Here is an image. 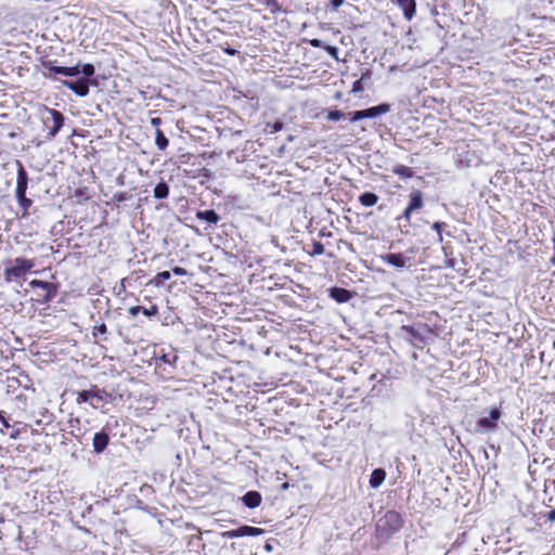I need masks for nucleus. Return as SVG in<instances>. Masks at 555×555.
Returning <instances> with one entry per match:
<instances>
[{"label":"nucleus","mask_w":555,"mask_h":555,"mask_svg":"<svg viewBox=\"0 0 555 555\" xmlns=\"http://www.w3.org/2000/svg\"><path fill=\"white\" fill-rule=\"evenodd\" d=\"M404 520L396 511H388L376 522V538L382 542L389 541L403 527Z\"/></svg>","instance_id":"f257e3e1"},{"label":"nucleus","mask_w":555,"mask_h":555,"mask_svg":"<svg viewBox=\"0 0 555 555\" xmlns=\"http://www.w3.org/2000/svg\"><path fill=\"white\" fill-rule=\"evenodd\" d=\"M35 267L34 259H26L17 257L10 262V266L5 267L3 276L5 282L10 283L14 280L23 278Z\"/></svg>","instance_id":"f03ea898"},{"label":"nucleus","mask_w":555,"mask_h":555,"mask_svg":"<svg viewBox=\"0 0 555 555\" xmlns=\"http://www.w3.org/2000/svg\"><path fill=\"white\" fill-rule=\"evenodd\" d=\"M501 417V408L491 409L488 416H482L477 421L475 431L479 434H489L495 431L498 429V422Z\"/></svg>","instance_id":"7ed1b4c3"},{"label":"nucleus","mask_w":555,"mask_h":555,"mask_svg":"<svg viewBox=\"0 0 555 555\" xmlns=\"http://www.w3.org/2000/svg\"><path fill=\"white\" fill-rule=\"evenodd\" d=\"M29 286L33 288H40V293H38L37 301L40 304H46L51 301L57 293V287L55 284L41 280H33L29 282Z\"/></svg>","instance_id":"20e7f679"},{"label":"nucleus","mask_w":555,"mask_h":555,"mask_svg":"<svg viewBox=\"0 0 555 555\" xmlns=\"http://www.w3.org/2000/svg\"><path fill=\"white\" fill-rule=\"evenodd\" d=\"M263 533H264V530L261 528L244 525L237 529L222 532L221 537L223 539H236V538H242V537H258Z\"/></svg>","instance_id":"39448f33"},{"label":"nucleus","mask_w":555,"mask_h":555,"mask_svg":"<svg viewBox=\"0 0 555 555\" xmlns=\"http://www.w3.org/2000/svg\"><path fill=\"white\" fill-rule=\"evenodd\" d=\"M61 83L72 90L77 96L85 98L89 94V81L86 78L61 80Z\"/></svg>","instance_id":"423d86ee"},{"label":"nucleus","mask_w":555,"mask_h":555,"mask_svg":"<svg viewBox=\"0 0 555 555\" xmlns=\"http://www.w3.org/2000/svg\"><path fill=\"white\" fill-rule=\"evenodd\" d=\"M409 197L410 202L401 216L408 222L411 220L412 212L423 207V194L420 190L412 191Z\"/></svg>","instance_id":"0eeeda50"},{"label":"nucleus","mask_w":555,"mask_h":555,"mask_svg":"<svg viewBox=\"0 0 555 555\" xmlns=\"http://www.w3.org/2000/svg\"><path fill=\"white\" fill-rule=\"evenodd\" d=\"M400 332L403 333V337L413 345L424 344L425 337L420 328L412 325H402Z\"/></svg>","instance_id":"6e6552de"},{"label":"nucleus","mask_w":555,"mask_h":555,"mask_svg":"<svg viewBox=\"0 0 555 555\" xmlns=\"http://www.w3.org/2000/svg\"><path fill=\"white\" fill-rule=\"evenodd\" d=\"M89 390L90 404L96 409L98 403L108 402L111 399V393H108L105 389L99 388L98 386H92Z\"/></svg>","instance_id":"1a4fd4ad"},{"label":"nucleus","mask_w":555,"mask_h":555,"mask_svg":"<svg viewBox=\"0 0 555 555\" xmlns=\"http://www.w3.org/2000/svg\"><path fill=\"white\" fill-rule=\"evenodd\" d=\"M379 259L389 264V266H392L397 269H403L406 264V261L409 258H406L405 256H403L402 254L400 253H397V254H384V255H380L379 256Z\"/></svg>","instance_id":"9d476101"},{"label":"nucleus","mask_w":555,"mask_h":555,"mask_svg":"<svg viewBox=\"0 0 555 555\" xmlns=\"http://www.w3.org/2000/svg\"><path fill=\"white\" fill-rule=\"evenodd\" d=\"M17 181L15 189V196L26 194L27 185H28V176L27 172L21 162H17Z\"/></svg>","instance_id":"9b49d317"},{"label":"nucleus","mask_w":555,"mask_h":555,"mask_svg":"<svg viewBox=\"0 0 555 555\" xmlns=\"http://www.w3.org/2000/svg\"><path fill=\"white\" fill-rule=\"evenodd\" d=\"M109 436L105 430L95 433L92 439L93 451L101 454L107 448Z\"/></svg>","instance_id":"f8f14e48"},{"label":"nucleus","mask_w":555,"mask_h":555,"mask_svg":"<svg viewBox=\"0 0 555 555\" xmlns=\"http://www.w3.org/2000/svg\"><path fill=\"white\" fill-rule=\"evenodd\" d=\"M395 3L401 9L406 21H411L416 13L415 0H395Z\"/></svg>","instance_id":"ddd939ff"},{"label":"nucleus","mask_w":555,"mask_h":555,"mask_svg":"<svg viewBox=\"0 0 555 555\" xmlns=\"http://www.w3.org/2000/svg\"><path fill=\"white\" fill-rule=\"evenodd\" d=\"M49 113L52 116L53 127L50 128V130L48 132V135H49L50 139H52L62 129V127L64 125V116H63V114L61 112H59L56 109H53V108L49 109Z\"/></svg>","instance_id":"4468645a"},{"label":"nucleus","mask_w":555,"mask_h":555,"mask_svg":"<svg viewBox=\"0 0 555 555\" xmlns=\"http://www.w3.org/2000/svg\"><path fill=\"white\" fill-rule=\"evenodd\" d=\"M241 501L246 507L256 508L261 504L262 496L258 491L250 490L241 498Z\"/></svg>","instance_id":"2eb2a0df"},{"label":"nucleus","mask_w":555,"mask_h":555,"mask_svg":"<svg viewBox=\"0 0 555 555\" xmlns=\"http://www.w3.org/2000/svg\"><path fill=\"white\" fill-rule=\"evenodd\" d=\"M330 296L335 301H337L339 304H344V302H347L348 300H350L351 293H350V291H348L346 288L332 287V288H330Z\"/></svg>","instance_id":"dca6fc26"},{"label":"nucleus","mask_w":555,"mask_h":555,"mask_svg":"<svg viewBox=\"0 0 555 555\" xmlns=\"http://www.w3.org/2000/svg\"><path fill=\"white\" fill-rule=\"evenodd\" d=\"M195 216L196 219L210 224H217L221 220L220 216L214 209L198 210Z\"/></svg>","instance_id":"f3484780"},{"label":"nucleus","mask_w":555,"mask_h":555,"mask_svg":"<svg viewBox=\"0 0 555 555\" xmlns=\"http://www.w3.org/2000/svg\"><path fill=\"white\" fill-rule=\"evenodd\" d=\"M390 112V105L387 103H382L376 106L369 107L364 109L365 118H376L380 115L387 114Z\"/></svg>","instance_id":"a211bd4d"},{"label":"nucleus","mask_w":555,"mask_h":555,"mask_svg":"<svg viewBox=\"0 0 555 555\" xmlns=\"http://www.w3.org/2000/svg\"><path fill=\"white\" fill-rule=\"evenodd\" d=\"M129 313L132 317H137L139 313H143L146 317H154L158 313V308L156 305H152L150 308L133 306L129 308Z\"/></svg>","instance_id":"6ab92c4d"},{"label":"nucleus","mask_w":555,"mask_h":555,"mask_svg":"<svg viewBox=\"0 0 555 555\" xmlns=\"http://www.w3.org/2000/svg\"><path fill=\"white\" fill-rule=\"evenodd\" d=\"M386 472L383 468H375L370 476V487L377 489L385 480Z\"/></svg>","instance_id":"aec40b11"},{"label":"nucleus","mask_w":555,"mask_h":555,"mask_svg":"<svg viewBox=\"0 0 555 555\" xmlns=\"http://www.w3.org/2000/svg\"><path fill=\"white\" fill-rule=\"evenodd\" d=\"M69 433L76 438H80L86 434V430L81 428V421L79 417H69L68 420Z\"/></svg>","instance_id":"412c9836"},{"label":"nucleus","mask_w":555,"mask_h":555,"mask_svg":"<svg viewBox=\"0 0 555 555\" xmlns=\"http://www.w3.org/2000/svg\"><path fill=\"white\" fill-rule=\"evenodd\" d=\"M359 202L365 207H372L378 202V196L373 192H364L359 196Z\"/></svg>","instance_id":"4be33fe9"},{"label":"nucleus","mask_w":555,"mask_h":555,"mask_svg":"<svg viewBox=\"0 0 555 555\" xmlns=\"http://www.w3.org/2000/svg\"><path fill=\"white\" fill-rule=\"evenodd\" d=\"M154 197L157 199H164L169 195V186L166 182H159L153 190Z\"/></svg>","instance_id":"5701e85b"},{"label":"nucleus","mask_w":555,"mask_h":555,"mask_svg":"<svg viewBox=\"0 0 555 555\" xmlns=\"http://www.w3.org/2000/svg\"><path fill=\"white\" fill-rule=\"evenodd\" d=\"M371 72L366 69L364 73H362L361 78L356 80L352 85L351 92L353 93H360L364 90L363 81L371 79Z\"/></svg>","instance_id":"b1692460"},{"label":"nucleus","mask_w":555,"mask_h":555,"mask_svg":"<svg viewBox=\"0 0 555 555\" xmlns=\"http://www.w3.org/2000/svg\"><path fill=\"white\" fill-rule=\"evenodd\" d=\"M155 144L157 149L160 151L166 150L169 144V140L167 139L165 133L159 129H157L155 132Z\"/></svg>","instance_id":"393cba45"},{"label":"nucleus","mask_w":555,"mask_h":555,"mask_svg":"<svg viewBox=\"0 0 555 555\" xmlns=\"http://www.w3.org/2000/svg\"><path fill=\"white\" fill-rule=\"evenodd\" d=\"M392 171H393V173H396L404 179L412 178L414 175L412 168L404 166V165L396 166Z\"/></svg>","instance_id":"a878e982"},{"label":"nucleus","mask_w":555,"mask_h":555,"mask_svg":"<svg viewBox=\"0 0 555 555\" xmlns=\"http://www.w3.org/2000/svg\"><path fill=\"white\" fill-rule=\"evenodd\" d=\"M44 67L49 70L48 74H44V76L47 78L56 79L53 75H61L62 74V67L63 66H57V65H55L52 62H49V63L44 64Z\"/></svg>","instance_id":"bb28decb"},{"label":"nucleus","mask_w":555,"mask_h":555,"mask_svg":"<svg viewBox=\"0 0 555 555\" xmlns=\"http://www.w3.org/2000/svg\"><path fill=\"white\" fill-rule=\"evenodd\" d=\"M20 207L23 209V217L27 215L29 207L33 204L30 198L26 197V194L16 196Z\"/></svg>","instance_id":"cd10ccee"},{"label":"nucleus","mask_w":555,"mask_h":555,"mask_svg":"<svg viewBox=\"0 0 555 555\" xmlns=\"http://www.w3.org/2000/svg\"><path fill=\"white\" fill-rule=\"evenodd\" d=\"M80 74V65L77 64L75 66H70V67H67V66H63L62 67V74L63 76H66V77H76Z\"/></svg>","instance_id":"c85d7f7f"},{"label":"nucleus","mask_w":555,"mask_h":555,"mask_svg":"<svg viewBox=\"0 0 555 555\" xmlns=\"http://www.w3.org/2000/svg\"><path fill=\"white\" fill-rule=\"evenodd\" d=\"M171 274L169 271H162L157 273L154 278V284L156 286L163 285L166 281L170 279Z\"/></svg>","instance_id":"c756f323"},{"label":"nucleus","mask_w":555,"mask_h":555,"mask_svg":"<svg viewBox=\"0 0 555 555\" xmlns=\"http://www.w3.org/2000/svg\"><path fill=\"white\" fill-rule=\"evenodd\" d=\"M94 73H95V68L90 63H87V64H83L82 66H80V74L83 75L82 78L88 79L89 77L93 76Z\"/></svg>","instance_id":"7c9ffc66"},{"label":"nucleus","mask_w":555,"mask_h":555,"mask_svg":"<svg viewBox=\"0 0 555 555\" xmlns=\"http://www.w3.org/2000/svg\"><path fill=\"white\" fill-rule=\"evenodd\" d=\"M444 227H447V224L444 222H440V221L434 222L431 225L433 230H435L437 233V240L439 243H442V241H443L442 229Z\"/></svg>","instance_id":"2f4dec72"},{"label":"nucleus","mask_w":555,"mask_h":555,"mask_svg":"<svg viewBox=\"0 0 555 555\" xmlns=\"http://www.w3.org/2000/svg\"><path fill=\"white\" fill-rule=\"evenodd\" d=\"M76 402L78 404L87 403V402L90 403L89 390L86 389V390L78 391L77 397H76Z\"/></svg>","instance_id":"473e14b6"},{"label":"nucleus","mask_w":555,"mask_h":555,"mask_svg":"<svg viewBox=\"0 0 555 555\" xmlns=\"http://www.w3.org/2000/svg\"><path fill=\"white\" fill-rule=\"evenodd\" d=\"M324 253V245L321 242H314L312 245L311 256H319Z\"/></svg>","instance_id":"72a5a7b5"},{"label":"nucleus","mask_w":555,"mask_h":555,"mask_svg":"<svg viewBox=\"0 0 555 555\" xmlns=\"http://www.w3.org/2000/svg\"><path fill=\"white\" fill-rule=\"evenodd\" d=\"M344 117V113L338 109L330 111L327 114V119L331 121H337Z\"/></svg>","instance_id":"f704fd0d"},{"label":"nucleus","mask_w":555,"mask_h":555,"mask_svg":"<svg viewBox=\"0 0 555 555\" xmlns=\"http://www.w3.org/2000/svg\"><path fill=\"white\" fill-rule=\"evenodd\" d=\"M283 127H284V124H283L282 121H280V120H276V121H274L273 124H269V125H268L269 132H270L271 134H273V133H276V132L281 131V130L283 129Z\"/></svg>","instance_id":"c9c22d12"},{"label":"nucleus","mask_w":555,"mask_h":555,"mask_svg":"<svg viewBox=\"0 0 555 555\" xmlns=\"http://www.w3.org/2000/svg\"><path fill=\"white\" fill-rule=\"evenodd\" d=\"M349 115H350V121L351 122H356L358 120H361V119L365 118L364 109L352 112Z\"/></svg>","instance_id":"e433bc0d"},{"label":"nucleus","mask_w":555,"mask_h":555,"mask_svg":"<svg viewBox=\"0 0 555 555\" xmlns=\"http://www.w3.org/2000/svg\"><path fill=\"white\" fill-rule=\"evenodd\" d=\"M324 50L335 60H338V48L325 44Z\"/></svg>","instance_id":"4c0bfd02"},{"label":"nucleus","mask_w":555,"mask_h":555,"mask_svg":"<svg viewBox=\"0 0 555 555\" xmlns=\"http://www.w3.org/2000/svg\"><path fill=\"white\" fill-rule=\"evenodd\" d=\"M106 333H107V327H106V325L104 323L95 325L94 328H93V335L94 336L104 335Z\"/></svg>","instance_id":"58836bf2"},{"label":"nucleus","mask_w":555,"mask_h":555,"mask_svg":"<svg viewBox=\"0 0 555 555\" xmlns=\"http://www.w3.org/2000/svg\"><path fill=\"white\" fill-rule=\"evenodd\" d=\"M308 42H309V44H310L311 47H313V48H322V49H324V47H325V44H326V43H324L322 40L317 39V38H314V39H310Z\"/></svg>","instance_id":"ea45409f"},{"label":"nucleus","mask_w":555,"mask_h":555,"mask_svg":"<svg viewBox=\"0 0 555 555\" xmlns=\"http://www.w3.org/2000/svg\"><path fill=\"white\" fill-rule=\"evenodd\" d=\"M219 47H220V48L222 49V51H223L224 53H227L228 55L234 56V55H236V54H237V50H235V49H233V48H231V47H229V46L223 47V46H221V44H220Z\"/></svg>","instance_id":"a19ab883"},{"label":"nucleus","mask_w":555,"mask_h":555,"mask_svg":"<svg viewBox=\"0 0 555 555\" xmlns=\"http://www.w3.org/2000/svg\"><path fill=\"white\" fill-rule=\"evenodd\" d=\"M172 272H173V274L179 275V276H184L188 274V271L182 267L172 268Z\"/></svg>","instance_id":"79ce46f5"},{"label":"nucleus","mask_w":555,"mask_h":555,"mask_svg":"<svg viewBox=\"0 0 555 555\" xmlns=\"http://www.w3.org/2000/svg\"><path fill=\"white\" fill-rule=\"evenodd\" d=\"M162 360L165 362V363H168V364H171L172 362H175L177 360V356H170V354H164L162 357Z\"/></svg>","instance_id":"37998d69"},{"label":"nucleus","mask_w":555,"mask_h":555,"mask_svg":"<svg viewBox=\"0 0 555 555\" xmlns=\"http://www.w3.org/2000/svg\"><path fill=\"white\" fill-rule=\"evenodd\" d=\"M344 2H345V0H331L332 9L337 10L338 8H340L343 5Z\"/></svg>","instance_id":"c03bdc74"},{"label":"nucleus","mask_w":555,"mask_h":555,"mask_svg":"<svg viewBox=\"0 0 555 555\" xmlns=\"http://www.w3.org/2000/svg\"><path fill=\"white\" fill-rule=\"evenodd\" d=\"M151 125H152L153 127H155V128H156V130H157V129H158V127L162 125V118H159V117H153V118L151 119Z\"/></svg>","instance_id":"a18cd8bd"},{"label":"nucleus","mask_w":555,"mask_h":555,"mask_svg":"<svg viewBox=\"0 0 555 555\" xmlns=\"http://www.w3.org/2000/svg\"><path fill=\"white\" fill-rule=\"evenodd\" d=\"M552 242H553V250H554V255H553V257L550 259V262L555 267V231L553 232Z\"/></svg>","instance_id":"49530a36"},{"label":"nucleus","mask_w":555,"mask_h":555,"mask_svg":"<svg viewBox=\"0 0 555 555\" xmlns=\"http://www.w3.org/2000/svg\"><path fill=\"white\" fill-rule=\"evenodd\" d=\"M547 520L555 521V508L547 514Z\"/></svg>","instance_id":"de8ad7c7"},{"label":"nucleus","mask_w":555,"mask_h":555,"mask_svg":"<svg viewBox=\"0 0 555 555\" xmlns=\"http://www.w3.org/2000/svg\"><path fill=\"white\" fill-rule=\"evenodd\" d=\"M0 422L2 423L3 427H5V428H9V427H10V423H9V422H8V420H7L5 417H3L2 415H1V417H0Z\"/></svg>","instance_id":"09e8293b"},{"label":"nucleus","mask_w":555,"mask_h":555,"mask_svg":"<svg viewBox=\"0 0 555 555\" xmlns=\"http://www.w3.org/2000/svg\"><path fill=\"white\" fill-rule=\"evenodd\" d=\"M447 267H449V268H454V260H453V259H449V260L447 261Z\"/></svg>","instance_id":"8fccbe9b"},{"label":"nucleus","mask_w":555,"mask_h":555,"mask_svg":"<svg viewBox=\"0 0 555 555\" xmlns=\"http://www.w3.org/2000/svg\"><path fill=\"white\" fill-rule=\"evenodd\" d=\"M540 360H541V362H544V360H546L545 351H542V352L540 353Z\"/></svg>","instance_id":"3c124183"},{"label":"nucleus","mask_w":555,"mask_h":555,"mask_svg":"<svg viewBox=\"0 0 555 555\" xmlns=\"http://www.w3.org/2000/svg\"><path fill=\"white\" fill-rule=\"evenodd\" d=\"M540 360H541V362H544V360H546L545 351H542V352L540 353Z\"/></svg>","instance_id":"603ef678"},{"label":"nucleus","mask_w":555,"mask_h":555,"mask_svg":"<svg viewBox=\"0 0 555 555\" xmlns=\"http://www.w3.org/2000/svg\"><path fill=\"white\" fill-rule=\"evenodd\" d=\"M16 437H17V434H16V433H13V434L11 435V438H16Z\"/></svg>","instance_id":"864d4df0"},{"label":"nucleus","mask_w":555,"mask_h":555,"mask_svg":"<svg viewBox=\"0 0 555 555\" xmlns=\"http://www.w3.org/2000/svg\"><path fill=\"white\" fill-rule=\"evenodd\" d=\"M552 347L555 350V340L553 341Z\"/></svg>","instance_id":"5fc2aeb1"}]
</instances>
